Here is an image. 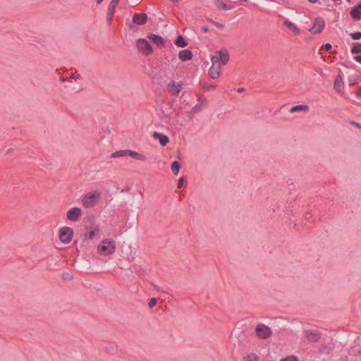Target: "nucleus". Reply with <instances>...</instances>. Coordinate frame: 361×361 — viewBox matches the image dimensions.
<instances>
[{
  "instance_id": "9d476101",
  "label": "nucleus",
  "mask_w": 361,
  "mask_h": 361,
  "mask_svg": "<svg viewBox=\"0 0 361 361\" xmlns=\"http://www.w3.org/2000/svg\"><path fill=\"white\" fill-rule=\"evenodd\" d=\"M147 19L146 13H135L133 16V23L138 25H142L147 23Z\"/></svg>"
},
{
  "instance_id": "2eb2a0df",
  "label": "nucleus",
  "mask_w": 361,
  "mask_h": 361,
  "mask_svg": "<svg viewBox=\"0 0 361 361\" xmlns=\"http://www.w3.org/2000/svg\"><path fill=\"white\" fill-rule=\"evenodd\" d=\"M344 83L341 75H338L336 77L334 82V89L336 92L341 93L343 92Z\"/></svg>"
},
{
  "instance_id": "2f4dec72",
  "label": "nucleus",
  "mask_w": 361,
  "mask_h": 361,
  "mask_svg": "<svg viewBox=\"0 0 361 361\" xmlns=\"http://www.w3.org/2000/svg\"><path fill=\"white\" fill-rule=\"evenodd\" d=\"M350 35L352 37V39H353L355 40L360 39L361 38V32H353V33H350Z\"/></svg>"
},
{
  "instance_id": "a18cd8bd",
  "label": "nucleus",
  "mask_w": 361,
  "mask_h": 361,
  "mask_svg": "<svg viewBox=\"0 0 361 361\" xmlns=\"http://www.w3.org/2000/svg\"><path fill=\"white\" fill-rule=\"evenodd\" d=\"M152 285L153 286L154 289H156L157 290H159V287L157 285H155L153 283H152Z\"/></svg>"
},
{
  "instance_id": "9b49d317",
  "label": "nucleus",
  "mask_w": 361,
  "mask_h": 361,
  "mask_svg": "<svg viewBox=\"0 0 361 361\" xmlns=\"http://www.w3.org/2000/svg\"><path fill=\"white\" fill-rule=\"evenodd\" d=\"M149 39L152 40L154 44H156L159 47H164L165 42L162 37L160 35H154V34H149L147 37Z\"/></svg>"
},
{
  "instance_id": "dca6fc26",
  "label": "nucleus",
  "mask_w": 361,
  "mask_h": 361,
  "mask_svg": "<svg viewBox=\"0 0 361 361\" xmlns=\"http://www.w3.org/2000/svg\"><path fill=\"white\" fill-rule=\"evenodd\" d=\"M230 59V54L227 49H221L219 51V61H221V63L223 65L227 64Z\"/></svg>"
},
{
  "instance_id": "37998d69",
  "label": "nucleus",
  "mask_w": 361,
  "mask_h": 361,
  "mask_svg": "<svg viewBox=\"0 0 361 361\" xmlns=\"http://www.w3.org/2000/svg\"><path fill=\"white\" fill-rule=\"evenodd\" d=\"M118 2L119 0H111L110 3L116 6L118 4Z\"/></svg>"
},
{
  "instance_id": "7c9ffc66",
  "label": "nucleus",
  "mask_w": 361,
  "mask_h": 361,
  "mask_svg": "<svg viewBox=\"0 0 361 361\" xmlns=\"http://www.w3.org/2000/svg\"><path fill=\"white\" fill-rule=\"evenodd\" d=\"M207 20L210 23H212L214 25H215L216 27H217L218 28H224V25L221 24V23H219L218 22H216L214 20H213L211 18H208Z\"/></svg>"
},
{
  "instance_id": "49530a36",
  "label": "nucleus",
  "mask_w": 361,
  "mask_h": 361,
  "mask_svg": "<svg viewBox=\"0 0 361 361\" xmlns=\"http://www.w3.org/2000/svg\"><path fill=\"white\" fill-rule=\"evenodd\" d=\"M67 80H68V78H63H63H61L60 79V80H61L62 82H66Z\"/></svg>"
},
{
  "instance_id": "4be33fe9",
  "label": "nucleus",
  "mask_w": 361,
  "mask_h": 361,
  "mask_svg": "<svg viewBox=\"0 0 361 361\" xmlns=\"http://www.w3.org/2000/svg\"><path fill=\"white\" fill-rule=\"evenodd\" d=\"M175 44L176 46L179 47H185L186 46H188V42L185 41V39H184V37L182 36V35H178L176 40H175Z\"/></svg>"
},
{
  "instance_id": "5fc2aeb1",
  "label": "nucleus",
  "mask_w": 361,
  "mask_h": 361,
  "mask_svg": "<svg viewBox=\"0 0 361 361\" xmlns=\"http://www.w3.org/2000/svg\"><path fill=\"white\" fill-rule=\"evenodd\" d=\"M197 109H198V106L197 105L195 106L194 108H193V109L195 111H196Z\"/></svg>"
},
{
  "instance_id": "603ef678",
  "label": "nucleus",
  "mask_w": 361,
  "mask_h": 361,
  "mask_svg": "<svg viewBox=\"0 0 361 361\" xmlns=\"http://www.w3.org/2000/svg\"><path fill=\"white\" fill-rule=\"evenodd\" d=\"M104 0H96L97 4H101Z\"/></svg>"
},
{
  "instance_id": "ea45409f",
  "label": "nucleus",
  "mask_w": 361,
  "mask_h": 361,
  "mask_svg": "<svg viewBox=\"0 0 361 361\" xmlns=\"http://www.w3.org/2000/svg\"><path fill=\"white\" fill-rule=\"evenodd\" d=\"M355 59L356 61L361 63V55H357L355 56Z\"/></svg>"
},
{
  "instance_id": "c85d7f7f",
  "label": "nucleus",
  "mask_w": 361,
  "mask_h": 361,
  "mask_svg": "<svg viewBox=\"0 0 361 361\" xmlns=\"http://www.w3.org/2000/svg\"><path fill=\"white\" fill-rule=\"evenodd\" d=\"M139 154L140 153L135 151L127 149V156H130L131 157L137 159Z\"/></svg>"
},
{
  "instance_id": "e433bc0d",
  "label": "nucleus",
  "mask_w": 361,
  "mask_h": 361,
  "mask_svg": "<svg viewBox=\"0 0 361 361\" xmlns=\"http://www.w3.org/2000/svg\"><path fill=\"white\" fill-rule=\"evenodd\" d=\"M80 74H73L71 76V79H74V80H78L79 78H80Z\"/></svg>"
},
{
  "instance_id": "4c0bfd02",
  "label": "nucleus",
  "mask_w": 361,
  "mask_h": 361,
  "mask_svg": "<svg viewBox=\"0 0 361 361\" xmlns=\"http://www.w3.org/2000/svg\"><path fill=\"white\" fill-rule=\"evenodd\" d=\"M137 159L140 161H145L147 159V157L144 154H140Z\"/></svg>"
},
{
  "instance_id": "f03ea898",
  "label": "nucleus",
  "mask_w": 361,
  "mask_h": 361,
  "mask_svg": "<svg viewBox=\"0 0 361 361\" xmlns=\"http://www.w3.org/2000/svg\"><path fill=\"white\" fill-rule=\"evenodd\" d=\"M116 243L114 240H102L97 246L98 252L102 255H110L115 252Z\"/></svg>"
},
{
  "instance_id": "c9c22d12",
  "label": "nucleus",
  "mask_w": 361,
  "mask_h": 361,
  "mask_svg": "<svg viewBox=\"0 0 361 361\" xmlns=\"http://www.w3.org/2000/svg\"><path fill=\"white\" fill-rule=\"evenodd\" d=\"M206 90H213L216 88V85H205L204 87Z\"/></svg>"
},
{
  "instance_id": "aec40b11",
  "label": "nucleus",
  "mask_w": 361,
  "mask_h": 361,
  "mask_svg": "<svg viewBox=\"0 0 361 361\" xmlns=\"http://www.w3.org/2000/svg\"><path fill=\"white\" fill-rule=\"evenodd\" d=\"M308 110H309V106L307 105L299 104V105L293 106V107H291L290 109V111L291 113H294V112L300 111H307Z\"/></svg>"
},
{
  "instance_id": "09e8293b",
  "label": "nucleus",
  "mask_w": 361,
  "mask_h": 361,
  "mask_svg": "<svg viewBox=\"0 0 361 361\" xmlns=\"http://www.w3.org/2000/svg\"><path fill=\"white\" fill-rule=\"evenodd\" d=\"M353 123L355 126H357V127H359V128H361V126H360V123H355V122H353Z\"/></svg>"
},
{
  "instance_id": "5701e85b",
  "label": "nucleus",
  "mask_w": 361,
  "mask_h": 361,
  "mask_svg": "<svg viewBox=\"0 0 361 361\" xmlns=\"http://www.w3.org/2000/svg\"><path fill=\"white\" fill-rule=\"evenodd\" d=\"M180 163L178 161H173L172 162L171 169V171H172L173 173L175 176L178 175V173L179 172V170H180Z\"/></svg>"
},
{
  "instance_id": "f704fd0d",
  "label": "nucleus",
  "mask_w": 361,
  "mask_h": 361,
  "mask_svg": "<svg viewBox=\"0 0 361 361\" xmlns=\"http://www.w3.org/2000/svg\"><path fill=\"white\" fill-rule=\"evenodd\" d=\"M185 181L184 177H180L178 182V188H181L183 186V183Z\"/></svg>"
},
{
  "instance_id": "79ce46f5",
  "label": "nucleus",
  "mask_w": 361,
  "mask_h": 361,
  "mask_svg": "<svg viewBox=\"0 0 361 361\" xmlns=\"http://www.w3.org/2000/svg\"><path fill=\"white\" fill-rule=\"evenodd\" d=\"M360 80H361V75H360ZM356 94L359 97H361V87L358 89V90L356 92Z\"/></svg>"
},
{
  "instance_id": "8fccbe9b",
  "label": "nucleus",
  "mask_w": 361,
  "mask_h": 361,
  "mask_svg": "<svg viewBox=\"0 0 361 361\" xmlns=\"http://www.w3.org/2000/svg\"><path fill=\"white\" fill-rule=\"evenodd\" d=\"M309 2L312 3V4H314L317 1V0H308Z\"/></svg>"
},
{
  "instance_id": "cd10ccee",
  "label": "nucleus",
  "mask_w": 361,
  "mask_h": 361,
  "mask_svg": "<svg viewBox=\"0 0 361 361\" xmlns=\"http://www.w3.org/2000/svg\"><path fill=\"white\" fill-rule=\"evenodd\" d=\"M259 357L255 353H251L245 357V361H257Z\"/></svg>"
},
{
  "instance_id": "b1692460",
  "label": "nucleus",
  "mask_w": 361,
  "mask_h": 361,
  "mask_svg": "<svg viewBox=\"0 0 361 361\" xmlns=\"http://www.w3.org/2000/svg\"><path fill=\"white\" fill-rule=\"evenodd\" d=\"M98 232H99V229L94 228L92 231H90L89 233H84V234H83L84 240L93 239L96 235V233H98Z\"/></svg>"
},
{
  "instance_id": "7ed1b4c3",
  "label": "nucleus",
  "mask_w": 361,
  "mask_h": 361,
  "mask_svg": "<svg viewBox=\"0 0 361 361\" xmlns=\"http://www.w3.org/2000/svg\"><path fill=\"white\" fill-rule=\"evenodd\" d=\"M73 236V228L67 226H64L59 230V238L63 244L69 243Z\"/></svg>"
},
{
  "instance_id": "6ab92c4d",
  "label": "nucleus",
  "mask_w": 361,
  "mask_h": 361,
  "mask_svg": "<svg viewBox=\"0 0 361 361\" xmlns=\"http://www.w3.org/2000/svg\"><path fill=\"white\" fill-rule=\"evenodd\" d=\"M284 25L290 30H292L295 35H298L300 32V29L292 22L288 20L284 21Z\"/></svg>"
},
{
  "instance_id": "f257e3e1",
  "label": "nucleus",
  "mask_w": 361,
  "mask_h": 361,
  "mask_svg": "<svg viewBox=\"0 0 361 361\" xmlns=\"http://www.w3.org/2000/svg\"><path fill=\"white\" fill-rule=\"evenodd\" d=\"M101 198V193L94 190L87 193L82 200V204L86 208L94 207Z\"/></svg>"
},
{
  "instance_id": "bb28decb",
  "label": "nucleus",
  "mask_w": 361,
  "mask_h": 361,
  "mask_svg": "<svg viewBox=\"0 0 361 361\" xmlns=\"http://www.w3.org/2000/svg\"><path fill=\"white\" fill-rule=\"evenodd\" d=\"M352 54L361 53V43L357 42L355 46L351 49Z\"/></svg>"
},
{
  "instance_id": "473e14b6",
  "label": "nucleus",
  "mask_w": 361,
  "mask_h": 361,
  "mask_svg": "<svg viewBox=\"0 0 361 361\" xmlns=\"http://www.w3.org/2000/svg\"><path fill=\"white\" fill-rule=\"evenodd\" d=\"M280 361H298V359L295 355L288 356L285 358L281 359Z\"/></svg>"
},
{
  "instance_id": "864d4df0",
  "label": "nucleus",
  "mask_w": 361,
  "mask_h": 361,
  "mask_svg": "<svg viewBox=\"0 0 361 361\" xmlns=\"http://www.w3.org/2000/svg\"><path fill=\"white\" fill-rule=\"evenodd\" d=\"M133 271L138 272V271L137 270V268L135 267H134V269L133 270H131V272H133Z\"/></svg>"
},
{
  "instance_id": "6e6552de",
  "label": "nucleus",
  "mask_w": 361,
  "mask_h": 361,
  "mask_svg": "<svg viewBox=\"0 0 361 361\" xmlns=\"http://www.w3.org/2000/svg\"><path fill=\"white\" fill-rule=\"evenodd\" d=\"M182 90V84L176 83L174 80L170 82L167 85V90L173 95L178 96Z\"/></svg>"
},
{
  "instance_id": "a211bd4d",
  "label": "nucleus",
  "mask_w": 361,
  "mask_h": 361,
  "mask_svg": "<svg viewBox=\"0 0 361 361\" xmlns=\"http://www.w3.org/2000/svg\"><path fill=\"white\" fill-rule=\"evenodd\" d=\"M116 6V5L111 3L109 5L106 13V20L109 25L111 23L112 18L115 13Z\"/></svg>"
},
{
  "instance_id": "4468645a",
  "label": "nucleus",
  "mask_w": 361,
  "mask_h": 361,
  "mask_svg": "<svg viewBox=\"0 0 361 361\" xmlns=\"http://www.w3.org/2000/svg\"><path fill=\"white\" fill-rule=\"evenodd\" d=\"M192 52L188 49H183L179 51L178 56L182 61H186L192 59Z\"/></svg>"
},
{
  "instance_id": "39448f33",
  "label": "nucleus",
  "mask_w": 361,
  "mask_h": 361,
  "mask_svg": "<svg viewBox=\"0 0 361 361\" xmlns=\"http://www.w3.org/2000/svg\"><path fill=\"white\" fill-rule=\"evenodd\" d=\"M136 46L144 54L149 55L153 51V49L149 42L145 39H138L136 42Z\"/></svg>"
},
{
  "instance_id": "393cba45",
  "label": "nucleus",
  "mask_w": 361,
  "mask_h": 361,
  "mask_svg": "<svg viewBox=\"0 0 361 361\" xmlns=\"http://www.w3.org/2000/svg\"><path fill=\"white\" fill-rule=\"evenodd\" d=\"M359 79H360V77H359L357 75L350 76L348 79L349 85L357 84Z\"/></svg>"
},
{
  "instance_id": "3c124183",
  "label": "nucleus",
  "mask_w": 361,
  "mask_h": 361,
  "mask_svg": "<svg viewBox=\"0 0 361 361\" xmlns=\"http://www.w3.org/2000/svg\"><path fill=\"white\" fill-rule=\"evenodd\" d=\"M310 216H311V214L309 213L306 214V215H305L306 219H309V218H310Z\"/></svg>"
},
{
  "instance_id": "0eeeda50",
  "label": "nucleus",
  "mask_w": 361,
  "mask_h": 361,
  "mask_svg": "<svg viewBox=\"0 0 361 361\" xmlns=\"http://www.w3.org/2000/svg\"><path fill=\"white\" fill-rule=\"evenodd\" d=\"M82 216V210L79 207H73L66 213V217L69 221H78Z\"/></svg>"
},
{
  "instance_id": "20e7f679",
  "label": "nucleus",
  "mask_w": 361,
  "mask_h": 361,
  "mask_svg": "<svg viewBox=\"0 0 361 361\" xmlns=\"http://www.w3.org/2000/svg\"><path fill=\"white\" fill-rule=\"evenodd\" d=\"M255 333L261 339H267L271 336V329L264 324H259L255 327Z\"/></svg>"
},
{
  "instance_id": "a878e982",
  "label": "nucleus",
  "mask_w": 361,
  "mask_h": 361,
  "mask_svg": "<svg viewBox=\"0 0 361 361\" xmlns=\"http://www.w3.org/2000/svg\"><path fill=\"white\" fill-rule=\"evenodd\" d=\"M124 156H127V149L116 151L111 154V157L114 158L121 157Z\"/></svg>"
},
{
  "instance_id": "423d86ee",
  "label": "nucleus",
  "mask_w": 361,
  "mask_h": 361,
  "mask_svg": "<svg viewBox=\"0 0 361 361\" xmlns=\"http://www.w3.org/2000/svg\"><path fill=\"white\" fill-rule=\"evenodd\" d=\"M324 25V19L322 17H317L314 20L312 27L309 31L312 34H319L323 31Z\"/></svg>"
},
{
  "instance_id": "72a5a7b5",
  "label": "nucleus",
  "mask_w": 361,
  "mask_h": 361,
  "mask_svg": "<svg viewBox=\"0 0 361 361\" xmlns=\"http://www.w3.org/2000/svg\"><path fill=\"white\" fill-rule=\"evenodd\" d=\"M211 59H212V66L220 65L219 56H213Z\"/></svg>"
},
{
  "instance_id": "f8f14e48",
  "label": "nucleus",
  "mask_w": 361,
  "mask_h": 361,
  "mask_svg": "<svg viewBox=\"0 0 361 361\" xmlns=\"http://www.w3.org/2000/svg\"><path fill=\"white\" fill-rule=\"evenodd\" d=\"M152 137L157 139L161 146H166L169 142V138L167 135L154 132Z\"/></svg>"
},
{
  "instance_id": "de8ad7c7",
  "label": "nucleus",
  "mask_w": 361,
  "mask_h": 361,
  "mask_svg": "<svg viewBox=\"0 0 361 361\" xmlns=\"http://www.w3.org/2000/svg\"><path fill=\"white\" fill-rule=\"evenodd\" d=\"M244 90H245V89L243 87H241L238 90V92H244Z\"/></svg>"
},
{
  "instance_id": "58836bf2",
  "label": "nucleus",
  "mask_w": 361,
  "mask_h": 361,
  "mask_svg": "<svg viewBox=\"0 0 361 361\" xmlns=\"http://www.w3.org/2000/svg\"><path fill=\"white\" fill-rule=\"evenodd\" d=\"M331 48H332V45H331L330 43H326V44H325V45H324V49H325L326 51L330 50Z\"/></svg>"
},
{
  "instance_id": "c756f323",
  "label": "nucleus",
  "mask_w": 361,
  "mask_h": 361,
  "mask_svg": "<svg viewBox=\"0 0 361 361\" xmlns=\"http://www.w3.org/2000/svg\"><path fill=\"white\" fill-rule=\"evenodd\" d=\"M157 304V300L155 298H152L148 302V306L149 308H153Z\"/></svg>"
},
{
  "instance_id": "6e6d98bb",
  "label": "nucleus",
  "mask_w": 361,
  "mask_h": 361,
  "mask_svg": "<svg viewBox=\"0 0 361 361\" xmlns=\"http://www.w3.org/2000/svg\"><path fill=\"white\" fill-rule=\"evenodd\" d=\"M348 1H350V0H348Z\"/></svg>"
},
{
  "instance_id": "1a4fd4ad",
  "label": "nucleus",
  "mask_w": 361,
  "mask_h": 361,
  "mask_svg": "<svg viewBox=\"0 0 361 361\" xmlns=\"http://www.w3.org/2000/svg\"><path fill=\"white\" fill-rule=\"evenodd\" d=\"M305 337L311 342H317L321 338V334L317 330H305Z\"/></svg>"
},
{
  "instance_id": "f3484780",
  "label": "nucleus",
  "mask_w": 361,
  "mask_h": 361,
  "mask_svg": "<svg viewBox=\"0 0 361 361\" xmlns=\"http://www.w3.org/2000/svg\"><path fill=\"white\" fill-rule=\"evenodd\" d=\"M221 73V65L212 66L209 70V75L212 79L219 78Z\"/></svg>"
},
{
  "instance_id": "ddd939ff",
  "label": "nucleus",
  "mask_w": 361,
  "mask_h": 361,
  "mask_svg": "<svg viewBox=\"0 0 361 361\" xmlns=\"http://www.w3.org/2000/svg\"><path fill=\"white\" fill-rule=\"evenodd\" d=\"M350 16L355 20H360L361 18V2L354 6L350 11Z\"/></svg>"
},
{
  "instance_id": "a19ab883",
  "label": "nucleus",
  "mask_w": 361,
  "mask_h": 361,
  "mask_svg": "<svg viewBox=\"0 0 361 361\" xmlns=\"http://www.w3.org/2000/svg\"><path fill=\"white\" fill-rule=\"evenodd\" d=\"M202 30L204 32H207L209 31V28L207 26H203L202 27Z\"/></svg>"
},
{
  "instance_id": "c03bdc74",
  "label": "nucleus",
  "mask_w": 361,
  "mask_h": 361,
  "mask_svg": "<svg viewBox=\"0 0 361 361\" xmlns=\"http://www.w3.org/2000/svg\"><path fill=\"white\" fill-rule=\"evenodd\" d=\"M13 148H10V149H8L7 151L6 152V154H8L9 153H11V152H13Z\"/></svg>"
},
{
  "instance_id": "412c9836",
  "label": "nucleus",
  "mask_w": 361,
  "mask_h": 361,
  "mask_svg": "<svg viewBox=\"0 0 361 361\" xmlns=\"http://www.w3.org/2000/svg\"><path fill=\"white\" fill-rule=\"evenodd\" d=\"M214 2H215L216 7L219 9L226 11V10H230V9L233 8V6H228L227 4H226L221 0H214Z\"/></svg>"
}]
</instances>
